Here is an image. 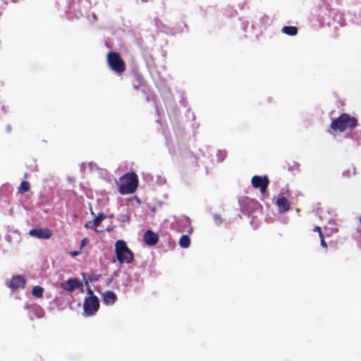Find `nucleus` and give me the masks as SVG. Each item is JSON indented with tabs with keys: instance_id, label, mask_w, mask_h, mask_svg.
Segmentation results:
<instances>
[{
	"instance_id": "obj_1",
	"label": "nucleus",
	"mask_w": 361,
	"mask_h": 361,
	"mask_svg": "<svg viewBox=\"0 0 361 361\" xmlns=\"http://www.w3.org/2000/svg\"><path fill=\"white\" fill-rule=\"evenodd\" d=\"M357 126V121L355 117L343 113L331 121L330 127L335 132L343 133L347 129H354Z\"/></svg>"
},
{
	"instance_id": "obj_2",
	"label": "nucleus",
	"mask_w": 361,
	"mask_h": 361,
	"mask_svg": "<svg viewBox=\"0 0 361 361\" xmlns=\"http://www.w3.org/2000/svg\"><path fill=\"white\" fill-rule=\"evenodd\" d=\"M138 183L137 176L135 172L127 173L119 179L118 191L121 195L133 193Z\"/></svg>"
},
{
	"instance_id": "obj_3",
	"label": "nucleus",
	"mask_w": 361,
	"mask_h": 361,
	"mask_svg": "<svg viewBox=\"0 0 361 361\" xmlns=\"http://www.w3.org/2000/svg\"><path fill=\"white\" fill-rule=\"evenodd\" d=\"M115 252L118 261L121 264H130L133 260V253L128 247L126 243L123 240H118L115 243Z\"/></svg>"
},
{
	"instance_id": "obj_4",
	"label": "nucleus",
	"mask_w": 361,
	"mask_h": 361,
	"mask_svg": "<svg viewBox=\"0 0 361 361\" xmlns=\"http://www.w3.org/2000/svg\"><path fill=\"white\" fill-rule=\"evenodd\" d=\"M106 59L108 66L116 73L120 75L126 71V63L118 52L109 51Z\"/></svg>"
},
{
	"instance_id": "obj_5",
	"label": "nucleus",
	"mask_w": 361,
	"mask_h": 361,
	"mask_svg": "<svg viewBox=\"0 0 361 361\" xmlns=\"http://www.w3.org/2000/svg\"><path fill=\"white\" fill-rule=\"evenodd\" d=\"M88 291L90 296L85 299L83 309L85 314L90 316L94 314L98 311L99 302L98 298L93 294L90 289Z\"/></svg>"
},
{
	"instance_id": "obj_6",
	"label": "nucleus",
	"mask_w": 361,
	"mask_h": 361,
	"mask_svg": "<svg viewBox=\"0 0 361 361\" xmlns=\"http://www.w3.org/2000/svg\"><path fill=\"white\" fill-rule=\"evenodd\" d=\"M251 183L253 188L259 189L262 193H264L269 184V180L267 176H254L251 179Z\"/></svg>"
},
{
	"instance_id": "obj_7",
	"label": "nucleus",
	"mask_w": 361,
	"mask_h": 361,
	"mask_svg": "<svg viewBox=\"0 0 361 361\" xmlns=\"http://www.w3.org/2000/svg\"><path fill=\"white\" fill-rule=\"evenodd\" d=\"M29 234L38 239H49L53 235L51 230L47 228H37L31 229Z\"/></svg>"
},
{
	"instance_id": "obj_8",
	"label": "nucleus",
	"mask_w": 361,
	"mask_h": 361,
	"mask_svg": "<svg viewBox=\"0 0 361 361\" xmlns=\"http://www.w3.org/2000/svg\"><path fill=\"white\" fill-rule=\"evenodd\" d=\"M131 82L135 90H138L140 87L146 85V81L144 77L138 71L133 72Z\"/></svg>"
},
{
	"instance_id": "obj_9",
	"label": "nucleus",
	"mask_w": 361,
	"mask_h": 361,
	"mask_svg": "<svg viewBox=\"0 0 361 361\" xmlns=\"http://www.w3.org/2000/svg\"><path fill=\"white\" fill-rule=\"evenodd\" d=\"M276 204L279 208V212L280 213H284L288 211L290 208V203L288 200L283 196V195H280L278 197Z\"/></svg>"
},
{
	"instance_id": "obj_10",
	"label": "nucleus",
	"mask_w": 361,
	"mask_h": 361,
	"mask_svg": "<svg viewBox=\"0 0 361 361\" xmlns=\"http://www.w3.org/2000/svg\"><path fill=\"white\" fill-rule=\"evenodd\" d=\"M143 240L147 245H154L159 241V235L152 230H147L144 234Z\"/></svg>"
},
{
	"instance_id": "obj_11",
	"label": "nucleus",
	"mask_w": 361,
	"mask_h": 361,
	"mask_svg": "<svg viewBox=\"0 0 361 361\" xmlns=\"http://www.w3.org/2000/svg\"><path fill=\"white\" fill-rule=\"evenodd\" d=\"M25 279L21 276H13L9 284V287L12 290H17L18 288H24L25 286Z\"/></svg>"
},
{
	"instance_id": "obj_12",
	"label": "nucleus",
	"mask_w": 361,
	"mask_h": 361,
	"mask_svg": "<svg viewBox=\"0 0 361 361\" xmlns=\"http://www.w3.org/2000/svg\"><path fill=\"white\" fill-rule=\"evenodd\" d=\"M80 285L81 283L78 279H70L65 283H61V287L66 290L72 292L73 290L78 288Z\"/></svg>"
},
{
	"instance_id": "obj_13",
	"label": "nucleus",
	"mask_w": 361,
	"mask_h": 361,
	"mask_svg": "<svg viewBox=\"0 0 361 361\" xmlns=\"http://www.w3.org/2000/svg\"><path fill=\"white\" fill-rule=\"evenodd\" d=\"M102 300L106 305H113L117 300V296L113 291L107 290L102 294Z\"/></svg>"
},
{
	"instance_id": "obj_14",
	"label": "nucleus",
	"mask_w": 361,
	"mask_h": 361,
	"mask_svg": "<svg viewBox=\"0 0 361 361\" xmlns=\"http://www.w3.org/2000/svg\"><path fill=\"white\" fill-rule=\"evenodd\" d=\"M106 217V216L104 213H100L99 215L94 219L92 221H90V224H92V226H91V229L94 230L97 232H102V231L97 230V227L99 226L101 222Z\"/></svg>"
},
{
	"instance_id": "obj_15",
	"label": "nucleus",
	"mask_w": 361,
	"mask_h": 361,
	"mask_svg": "<svg viewBox=\"0 0 361 361\" xmlns=\"http://www.w3.org/2000/svg\"><path fill=\"white\" fill-rule=\"evenodd\" d=\"M282 32L289 36H295L298 33V28L295 26H284Z\"/></svg>"
},
{
	"instance_id": "obj_16",
	"label": "nucleus",
	"mask_w": 361,
	"mask_h": 361,
	"mask_svg": "<svg viewBox=\"0 0 361 361\" xmlns=\"http://www.w3.org/2000/svg\"><path fill=\"white\" fill-rule=\"evenodd\" d=\"M190 245V239L188 235H183L179 240V245L183 248H188Z\"/></svg>"
},
{
	"instance_id": "obj_17",
	"label": "nucleus",
	"mask_w": 361,
	"mask_h": 361,
	"mask_svg": "<svg viewBox=\"0 0 361 361\" xmlns=\"http://www.w3.org/2000/svg\"><path fill=\"white\" fill-rule=\"evenodd\" d=\"M44 288L39 286H35L32 290V294L33 296L41 298L43 296Z\"/></svg>"
},
{
	"instance_id": "obj_18",
	"label": "nucleus",
	"mask_w": 361,
	"mask_h": 361,
	"mask_svg": "<svg viewBox=\"0 0 361 361\" xmlns=\"http://www.w3.org/2000/svg\"><path fill=\"white\" fill-rule=\"evenodd\" d=\"M30 190V184L27 181H23L18 188L20 194H23L28 192Z\"/></svg>"
},
{
	"instance_id": "obj_19",
	"label": "nucleus",
	"mask_w": 361,
	"mask_h": 361,
	"mask_svg": "<svg viewBox=\"0 0 361 361\" xmlns=\"http://www.w3.org/2000/svg\"><path fill=\"white\" fill-rule=\"evenodd\" d=\"M320 238V245L322 247L324 248H327V244L326 243L325 240H324V235H321L319 236Z\"/></svg>"
},
{
	"instance_id": "obj_20",
	"label": "nucleus",
	"mask_w": 361,
	"mask_h": 361,
	"mask_svg": "<svg viewBox=\"0 0 361 361\" xmlns=\"http://www.w3.org/2000/svg\"><path fill=\"white\" fill-rule=\"evenodd\" d=\"M313 231L317 232L319 233V236L323 235V233L322 232V229L319 226H316L313 228Z\"/></svg>"
},
{
	"instance_id": "obj_21",
	"label": "nucleus",
	"mask_w": 361,
	"mask_h": 361,
	"mask_svg": "<svg viewBox=\"0 0 361 361\" xmlns=\"http://www.w3.org/2000/svg\"><path fill=\"white\" fill-rule=\"evenodd\" d=\"M87 243H88L87 238H84L83 240H82L81 245H80V249L82 247H83L84 246H85Z\"/></svg>"
},
{
	"instance_id": "obj_22",
	"label": "nucleus",
	"mask_w": 361,
	"mask_h": 361,
	"mask_svg": "<svg viewBox=\"0 0 361 361\" xmlns=\"http://www.w3.org/2000/svg\"><path fill=\"white\" fill-rule=\"evenodd\" d=\"M71 254L72 256H77L79 254H80V251H74V252H72Z\"/></svg>"
},
{
	"instance_id": "obj_23",
	"label": "nucleus",
	"mask_w": 361,
	"mask_h": 361,
	"mask_svg": "<svg viewBox=\"0 0 361 361\" xmlns=\"http://www.w3.org/2000/svg\"><path fill=\"white\" fill-rule=\"evenodd\" d=\"M85 228H91V226H92V224L87 223L84 225Z\"/></svg>"
},
{
	"instance_id": "obj_24",
	"label": "nucleus",
	"mask_w": 361,
	"mask_h": 361,
	"mask_svg": "<svg viewBox=\"0 0 361 361\" xmlns=\"http://www.w3.org/2000/svg\"><path fill=\"white\" fill-rule=\"evenodd\" d=\"M111 228H106V231H111Z\"/></svg>"
},
{
	"instance_id": "obj_25",
	"label": "nucleus",
	"mask_w": 361,
	"mask_h": 361,
	"mask_svg": "<svg viewBox=\"0 0 361 361\" xmlns=\"http://www.w3.org/2000/svg\"><path fill=\"white\" fill-rule=\"evenodd\" d=\"M24 177L26 178H27V173L25 174Z\"/></svg>"
},
{
	"instance_id": "obj_26",
	"label": "nucleus",
	"mask_w": 361,
	"mask_h": 361,
	"mask_svg": "<svg viewBox=\"0 0 361 361\" xmlns=\"http://www.w3.org/2000/svg\"><path fill=\"white\" fill-rule=\"evenodd\" d=\"M142 1H144V2H146L147 0H142Z\"/></svg>"
},
{
	"instance_id": "obj_27",
	"label": "nucleus",
	"mask_w": 361,
	"mask_h": 361,
	"mask_svg": "<svg viewBox=\"0 0 361 361\" xmlns=\"http://www.w3.org/2000/svg\"><path fill=\"white\" fill-rule=\"evenodd\" d=\"M1 85H2V82L0 81V86H1Z\"/></svg>"
}]
</instances>
